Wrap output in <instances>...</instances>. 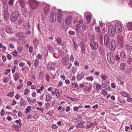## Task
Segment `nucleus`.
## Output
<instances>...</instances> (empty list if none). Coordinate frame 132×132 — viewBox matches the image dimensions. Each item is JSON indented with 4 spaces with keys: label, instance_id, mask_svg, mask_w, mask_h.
<instances>
[{
    "label": "nucleus",
    "instance_id": "obj_1",
    "mask_svg": "<svg viewBox=\"0 0 132 132\" xmlns=\"http://www.w3.org/2000/svg\"><path fill=\"white\" fill-rule=\"evenodd\" d=\"M19 2L21 7V12L22 14L24 16H27L28 12L27 11L25 3L22 0H19Z\"/></svg>",
    "mask_w": 132,
    "mask_h": 132
},
{
    "label": "nucleus",
    "instance_id": "obj_2",
    "mask_svg": "<svg viewBox=\"0 0 132 132\" xmlns=\"http://www.w3.org/2000/svg\"><path fill=\"white\" fill-rule=\"evenodd\" d=\"M19 16V12L17 10L14 11L11 15L10 19L12 22H15Z\"/></svg>",
    "mask_w": 132,
    "mask_h": 132
},
{
    "label": "nucleus",
    "instance_id": "obj_3",
    "mask_svg": "<svg viewBox=\"0 0 132 132\" xmlns=\"http://www.w3.org/2000/svg\"><path fill=\"white\" fill-rule=\"evenodd\" d=\"M108 61L110 63H113L115 61V58L113 54L111 53H108L107 55Z\"/></svg>",
    "mask_w": 132,
    "mask_h": 132
},
{
    "label": "nucleus",
    "instance_id": "obj_4",
    "mask_svg": "<svg viewBox=\"0 0 132 132\" xmlns=\"http://www.w3.org/2000/svg\"><path fill=\"white\" fill-rule=\"evenodd\" d=\"M29 2L32 9H37L39 4L38 2L34 0H30Z\"/></svg>",
    "mask_w": 132,
    "mask_h": 132
},
{
    "label": "nucleus",
    "instance_id": "obj_5",
    "mask_svg": "<svg viewBox=\"0 0 132 132\" xmlns=\"http://www.w3.org/2000/svg\"><path fill=\"white\" fill-rule=\"evenodd\" d=\"M41 4L42 5V7H44V12L45 13V15H46L50 10L49 5L44 2L42 3Z\"/></svg>",
    "mask_w": 132,
    "mask_h": 132
},
{
    "label": "nucleus",
    "instance_id": "obj_6",
    "mask_svg": "<svg viewBox=\"0 0 132 132\" xmlns=\"http://www.w3.org/2000/svg\"><path fill=\"white\" fill-rule=\"evenodd\" d=\"M108 33L111 37L113 36L115 34V31L112 25H110L108 27Z\"/></svg>",
    "mask_w": 132,
    "mask_h": 132
},
{
    "label": "nucleus",
    "instance_id": "obj_7",
    "mask_svg": "<svg viewBox=\"0 0 132 132\" xmlns=\"http://www.w3.org/2000/svg\"><path fill=\"white\" fill-rule=\"evenodd\" d=\"M114 27L115 32L120 33L122 31V27L120 23H116Z\"/></svg>",
    "mask_w": 132,
    "mask_h": 132
},
{
    "label": "nucleus",
    "instance_id": "obj_8",
    "mask_svg": "<svg viewBox=\"0 0 132 132\" xmlns=\"http://www.w3.org/2000/svg\"><path fill=\"white\" fill-rule=\"evenodd\" d=\"M56 15L54 12L51 13L49 16V20L52 23L54 22L56 19Z\"/></svg>",
    "mask_w": 132,
    "mask_h": 132
},
{
    "label": "nucleus",
    "instance_id": "obj_9",
    "mask_svg": "<svg viewBox=\"0 0 132 132\" xmlns=\"http://www.w3.org/2000/svg\"><path fill=\"white\" fill-rule=\"evenodd\" d=\"M116 45L114 39H112L110 41L109 45V48L111 50L113 51L115 48Z\"/></svg>",
    "mask_w": 132,
    "mask_h": 132
},
{
    "label": "nucleus",
    "instance_id": "obj_10",
    "mask_svg": "<svg viewBox=\"0 0 132 132\" xmlns=\"http://www.w3.org/2000/svg\"><path fill=\"white\" fill-rule=\"evenodd\" d=\"M8 8L7 6L4 7V12L3 14L5 20H7L8 19L9 14L8 13Z\"/></svg>",
    "mask_w": 132,
    "mask_h": 132
},
{
    "label": "nucleus",
    "instance_id": "obj_11",
    "mask_svg": "<svg viewBox=\"0 0 132 132\" xmlns=\"http://www.w3.org/2000/svg\"><path fill=\"white\" fill-rule=\"evenodd\" d=\"M90 46L91 48L93 50H96L98 47L97 43L94 41H91L90 42Z\"/></svg>",
    "mask_w": 132,
    "mask_h": 132
},
{
    "label": "nucleus",
    "instance_id": "obj_12",
    "mask_svg": "<svg viewBox=\"0 0 132 132\" xmlns=\"http://www.w3.org/2000/svg\"><path fill=\"white\" fill-rule=\"evenodd\" d=\"M82 120V118L80 116L77 114L75 118H74L73 121L74 122H80Z\"/></svg>",
    "mask_w": 132,
    "mask_h": 132
},
{
    "label": "nucleus",
    "instance_id": "obj_13",
    "mask_svg": "<svg viewBox=\"0 0 132 132\" xmlns=\"http://www.w3.org/2000/svg\"><path fill=\"white\" fill-rule=\"evenodd\" d=\"M16 36L19 38H25L26 35L25 32H21L16 33Z\"/></svg>",
    "mask_w": 132,
    "mask_h": 132
},
{
    "label": "nucleus",
    "instance_id": "obj_14",
    "mask_svg": "<svg viewBox=\"0 0 132 132\" xmlns=\"http://www.w3.org/2000/svg\"><path fill=\"white\" fill-rule=\"evenodd\" d=\"M117 40L120 45H122L123 43V38L121 35H119L117 37Z\"/></svg>",
    "mask_w": 132,
    "mask_h": 132
},
{
    "label": "nucleus",
    "instance_id": "obj_15",
    "mask_svg": "<svg viewBox=\"0 0 132 132\" xmlns=\"http://www.w3.org/2000/svg\"><path fill=\"white\" fill-rule=\"evenodd\" d=\"M104 44L106 46L108 45L109 41V36L105 35L104 38Z\"/></svg>",
    "mask_w": 132,
    "mask_h": 132
},
{
    "label": "nucleus",
    "instance_id": "obj_16",
    "mask_svg": "<svg viewBox=\"0 0 132 132\" xmlns=\"http://www.w3.org/2000/svg\"><path fill=\"white\" fill-rule=\"evenodd\" d=\"M48 69L50 70H54L55 68L53 63L52 62L49 63V64L47 65Z\"/></svg>",
    "mask_w": 132,
    "mask_h": 132
},
{
    "label": "nucleus",
    "instance_id": "obj_17",
    "mask_svg": "<svg viewBox=\"0 0 132 132\" xmlns=\"http://www.w3.org/2000/svg\"><path fill=\"white\" fill-rule=\"evenodd\" d=\"M120 94L122 96L124 97H131V95L130 94L125 91L121 92Z\"/></svg>",
    "mask_w": 132,
    "mask_h": 132
},
{
    "label": "nucleus",
    "instance_id": "obj_18",
    "mask_svg": "<svg viewBox=\"0 0 132 132\" xmlns=\"http://www.w3.org/2000/svg\"><path fill=\"white\" fill-rule=\"evenodd\" d=\"M72 19L73 18L72 16L71 15L68 16L67 17V24H70Z\"/></svg>",
    "mask_w": 132,
    "mask_h": 132
},
{
    "label": "nucleus",
    "instance_id": "obj_19",
    "mask_svg": "<svg viewBox=\"0 0 132 132\" xmlns=\"http://www.w3.org/2000/svg\"><path fill=\"white\" fill-rule=\"evenodd\" d=\"M125 49L126 51L128 52H131L132 51V47L128 44L125 45Z\"/></svg>",
    "mask_w": 132,
    "mask_h": 132
},
{
    "label": "nucleus",
    "instance_id": "obj_20",
    "mask_svg": "<svg viewBox=\"0 0 132 132\" xmlns=\"http://www.w3.org/2000/svg\"><path fill=\"white\" fill-rule=\"evenodd\" d=\"M118 100L119 102L121 103L125 104L126 103V101L123 98L120 96H118Z\"/></svg>",
    "mask_w": 132,
    "mask_h": 132
},
{
    "label": "nucleus",
    "instance_id": "obj_21",
    "mask_svg": "<svg viewBox=\"0 0 132 132\" xmlns=\"http://www.w3.org/2000/svg\"><path fill=\"white\" fill-rule=\"evenodd\" d=\"M84 74L82 72L80 74H78L77 75V79L79 80H80L84 77Z\"/></svg>",
    "mask_w": 132,
    "mask_h": 132
},
{
    "label": "nucleus",
    "instance_id": "obj_22",
    "mask_svg": "<svg viewBox=\"0 0 132 132\" xmlns=\"http://www.w3.org/2000/svg\"><path fill=\"white\" fill-rule=\"evenodd\" d=\"M120 55L121 58H125L126 57V54L125 51L123 50L120 53Z\"/></svg>",
    "mask_w": 132,
    "mask_h": 132
},
{
    "label": "nucleus",
    "instance_id": "obj_23",
    "mask_svg": "<svg viewBox=\"0 0 132 132\" xmlns=\"http://www.w3.org/2000/svg\"><path fill=\"white\" fill-rule=\"evenodd\" d=\"M82 21L81 20H80L78 22L77 24L76 27V30H78L79 29V28L81 27V25H82Z\"/></svg>",
    "mask_w": 132,
    "mask_h": 132
},
{
    "label": "nucleus",
    "instance_id": "obj_24",
    "mask_svg": "<svg viewBox=\"0 0 132 132\" xmlns=\"http://www.w3.org/2000/svg\"><path fill=\"white\" fill-rule=\"evenodd\" d=\"M12 127H13L16 131H20V127L18 125H12Z\"/></svg>",
    "mask_w": 132,
    "mask_h": 132
},
{
    "label": "nucleus",
    "instance_id": "obj_25",
    "mask_svg": "<svg viewBox=\"0 0 132 132\" xmlns=\"http://www.w3.org/2000/svg\"><path fill=\"white\" fill-rule=\"evenodd\" d=\"M27 100L29 102L31 103H35L36 102V99L32 98L31 97H28L27 98Z\"/></svg>",
    "mask_w": 132,
    "mask_h": 132
},
{
    "label": "nucleus",
    "instance_id": "obj_26",
    "mask_svg": "<svg viewBox=\"0 0 132 132\" xmlns=\"http://www.w3.org/2000/svg\"><path fill=\"white\" fill-rule=\"evenodd\" d=\"M5 31L7 33L10 34H12L13 33L12 30L8 27L6 28Z\"/></svg>",
    "mask_w": 132,
    "mask_h": 132
},
{
    "label": "nucleus",
    "instance_id": "obj_27",
    "mask_svg": "<svg viewBox=\"0 0 132 132\" xmlns=\"http://www.w3.org/2000/svg\"><path fill=\"white\" fill-rule=\"evenodd\" d=\"M126 67V65L125 63H122L120 64L119 68L122 70H124Z\"/></svg>",
    "mask_w": 132,
    "mask_h": 132
},
{
    "label": "nucleus",
    "instance_id": "obj_28",
    "mask_svg": "<svg viewBox=\"0 0 132 132\" xmlns=\"http://www.w3.org/2000/svg\"><path fill=\"white\" fill-rule=\"evenodd\" d=\"M81 50L82 53H85V46L83 43H82L80 44Z\"/></svg>",
    "mask_w": 132,
    "mask_h": 132
},
{
    "label": "nucleus",
    "instance_id": "obj_29",
    "mask_svg": "<svg viewBox=\"0 0 132 132\" xmlns=\"http://www.w3.org/2000/svg\"><path fill=\"white\" fill-rule=\"evenodd\" d=\"M11 55H13L15 57H16L18 54V52L16 51L15 50L10 52Z\"/></svg>",
    "mask_w": 132,
    "mask_h": 132
},
{
    "label": "nucleus",
    "instance_id": "obj_30",
    "mask_svg": "<svg viewBox=\"0 0 132 132\" xmlns=\"http://www.w3.org/2000/svg\"><path fill=\"white\" fill-rule=\"evenodd\" d=\"M101 86L99 83H97L96 86V89L97 91H98L101 89Z\"/></svg>",
    "mask_w": 132,
    "mask_h": 132
},
{
    "label": "nucleus",
    "instance_id": "obj_31",
    "mask_svg": "<svg viewBox=\"0 0 132 132\" xmlns=\"http://www.w3.org/2000/svg\"><path fill=\"white\" fill-rule=\"evenodd\" d=\"M43 50H44V53L43 55H44L45 56H47L48 53V50L45 47H44L43 48Z\"/></svg>",
    "mask_w": 132,
    "mask_h": 132
},
{
    "label": "nucleus",
    "instance_id": "obj_32",
    "mask_svg": "<svg viewBox=\"0 0 132 132\" xmlns=\"http://www.w3.org/2000/svg\"><path fill=\"white\" fill-rule=\"evenodd\" d=\"M20 106H25L27 104L26 101L24 100L20 102Z\"/></svg>",
    "mask_w": 132,
    "mask_h": 132
},
{
    "label": "nucleus",
    "instance_id": "obj_33",
    "mask_svg": "<svg viewBox=\"0 0 132 132\" xmlns=\"http://www.w3.org/2000/svg\"><path fill=\"white\" fill-rule=\"evenodd\" d=\"M92 88V86H87L86 87L84 88V90L86 92H89L90 90Z\"/></svg>",
    "mask_w": 132,
    "mask_h": 132
},
{
    "label": "nucleus",
    "instance_id": "obj_34",
    "mask_svg": "<svg viewBox=\"0 0 132 132\" xmlns=\"http://www.w3.org/2000/svg\"><path fill=\"white\" fill-rule=\"evenodd\" d=\"M48 49L49 52L51 53H53L55 52V50L51 46L48 47Z\"/></svg>",
    "mask_w": 132,
    "mask_h": 132
},
{
    "label": "nucleus",
    "instance_id": "obj_35",
    "mask_svg": "<svg viewBox=\"0 0 132 132\" xmlns=\"http://www.w3.org/2000/svg\"><path fill=\"white\" fill-rule=\"evenodd\" d=\"M25 28L26 30L29 29L30 28V25L28 21L26 22V24L25 25Z\"/></svg>",
    "mask_w": 132,
    "mask_h": 132
},
{
    "label": "nucleus",
    "instance_id": "obj_36",
    "mask_svg": "<svg viewBox=\"0 0 132 132\" xmlns=\"http://www.w3.org/2000/svg\"><path fill=\"white\" fill-rule=\"evenodd\" d=\"M95 30L97 34H100L101 31L99 27L98 26L96 27Z\"/></svg>",
    "mask_w": 132,
    "mask_h": 132
},
{
    "label": "nucleus",
    "instance_id": "obj_37",
    "mask_svg": "<svg viewBox=\"0 0 132 132\" xmlns=\"http://www.w3.org/2000/svg\"><path fill=\"white\" fill-rule=\"evenodd\" d=\"M14 92L13 91L12 92H10L7 94V96L10 97V98H11L13 97L14 96Z\"/></svg>",
    "mask_w": 132,
    "mask_h": 132
},
{
    "label": "nucleus",
    "instance_id": "obj_38",
    "mask_svg": "<svg viewBox=\"0 0 132 132\" xmlns=\"http://www.w3.org/2000/svg\"><path fill=\"white\" fill-rule=\"evenodd\" d=\"M128 29L130 30H132V22H129L127 24Z\"/></svg>",
    "mask_w": 132,
    "mask_h": 132
},
{
    "label": "nucleus",
    "instance_id": "obj_39",
    "mask_svg": "<svg viewBox=\"0 0 132 132\" xmlns=\"http://www.w3.org/2000/svg\"><path fill=\"white\" fill-rule=\"evenodd\" d=\"M14 79L15 81H17L19 78V75L18 73H15L14 76Z\"/></svg>",
    "mask_w": 132,
    "mask_h": 132
},
{
    "label": "nucleus",
    "instance_id": "obj_40",
    "mask_svg": "<svg viewBox=\"0 0 132 132\" xmlns=\"http://www.w3.org/2000/svg\"><path fill=\"white\" fill-rule=\"evenodd\" d=\"M31 107L30 106H28L26 109L25 113L26 114L28 113L31 110Z\"/></svg>",
    "mask_w": 132,
    "mask_h": 132
},
{
    "label": "nucleus",
    "instance_id": "obj_41",
    "mask_svg": "<svg viewBox=\"0 0 132 132\" xmlns=\"http://www.w3.org/2000/svg\"><path fill=\"white\" fill-rule=\"evenodd\" d=\"M38 42V40L36 38H35L33 40V44L36 47L37 46Z\"/></svg>",
    "mask_w": 132,
    "mask_h": 132
},
{
    "label": "nucleus",
    "instance_id": "obj_42",
    "mask_svg": "<svg viewBox=\"0 0 132 132\" xmlns=\"http://www.w3.org/2000/svg\"><path fill=\"white\" fill-rule=\"evenodd\" d=\"M52 97L49 95H48L46 96V100L47 101H49L51 100Z\"/></svg>",
    "mask_w": 132,
    "mask_h": 132
},
{
    "label": "nucleus",
    "instance_id": "obj_43",
    "mask_svg": "<svg viewBox=\"0 0 132 132\" xmlns=\"http://www.w3.org/2000/svg\"><path fill=\"white\" fill-rule=\"evenodd\" d=\"M57 16L58 17H62V12L60 10H59L57 11Z\"/></svg>",
    "mask_w": 132,
    "mask_h": 132
},
{
    "label": "nucleus",
    "instance_id": "obj_44",
    "mask_svg": "<svg viewBox=\"0 0 132 132\" xmlns=\"http://www.w3.org/2000/svg\"><path fill=\"white\" fill-rule=\"evenodd\" d=\"M15 122L17 123H19L18 125L20 127L21 126L22 124L21 123V121L20 119H19L18 120H16L15 121Z\"/></svg>",
    "mask_w": 132,
    "mask_h": 132
},
{
    "label": "nucleus",
    "instance_id": "obj_45",
    "mask_svg": "<svg viewBox=\"0 0 132 132\" xmlns=\"http://www.w3.org/2000/svg\"><path fill=\"white\" fill-rule=\"evenodd\" d=\"M72 85L73 86L74 88L76 89H78V86L77 84L76 83H72Z\"/></svg>",
    "mask_w": 132,
    "mask_h": 132
},
{
    "label": "nucleus",
    "instance_id": "obj_46",
    "mask_svg": "<svg viewBox=\"0 0 132 132\" xmlns=\"http://www.w3.org/2000/svg\"><path fill=\"white\" fill-rule=\"evenodd\" d=\"M91 16L89 15H87L86 16V19L88 23L90 21Z\"/></svg>",
    "mask_w": 132,
    "mask_h": 132
},
{
    "label": "nucleus",
    "instance_id": "obj_47",
    "mask_svg": "<svg viewBox=\"0 0 132 132\" xmlns=\"http://www.w3.org/2000/svg\"><path fill=\"white\" fill-rule=\"evenodd\" d=\"M102 79L104 80H105L106 78V76L105 74L101 75L100 76Z\"/></svg>",
    "mask_w": 132,
    "mask_h": 132
},
{
    "label": "nucleus",
    "instance_id": "obj_48",
    "mask_svg": "<svg viewBox=\"0 0 132 132\" xmlns=\"http://www.w3.org/2000/svg\"><path fill=\"white\" fill-rule=\"evenodd\" d=\"M66 21H64V23L65 24H64V22H63V24H62V29H63L65 31H66V30L65 29V27H66V24H65Z\"/></svg>",
    "mask_w": 132,
    "mask_h": 132
},
{
    "label": "nucleus",
    "instance_id": "obj_49",
    "mask_svg": "<svg viewBox=\"0 0 132 132\" xmlns=\"http://www.w3.org/2000/svg\"><path fill=\"white\" fill-rule=\"evenodd\" d=\"M86 79L87 80H90L91 81H92L94 79L93 77L92 76L87 77Z\"/></svg>",
    "mask_w": 132,
    "mask_h": 132
},
{
    "label": "nucleus",
    "instance_id": "obj_50",
    "mask_svg": "<svg viewBox=\"0 0 132 132\" xmlns=\"http://www.w3.org/2000/svg\"><path fill=\"white\" fill-rule=\"evenodd\" d=\"M82 123L80 122L77 125L76 128H82Z\"/></svg>",
    "mask_w": 132,
    "mask_h": 132
},
{
    "label": "nucleus",
    "instance_id": "obj_51",
    "mask_svg": "<svg viewBox=\"0 0 132 132\" xmlns=\"http://www.w3.org/2000/svg\"><path fill=\"white\" fill-rule=\"evenodd\" d=\"M82 123V128L84 127H86L87 126V123H86L85 122H83Z\"/></svg>",
    "mask_w": 132,
    "mask_h": 132
},
{
    "label": "nucleus",
    "instance_id": "obj_52",
    "mask_svg": "<svg viewBox=\"0 0 132 132\" xmlns=\"http://www.w3.org/2000/svg\"><path fill=\"white\" fill-rule=\"evenodd\" d=\"M22 47L20 46H19L18 47L17 50L18 51V52L20 53L22 51Z\"/></svg>",
    "mask_w": 132,
    "mask_h": 132
},
{
    "label": "nucleus",
    "instance_id": "obj_53",
    "mask_svg": "<svg viewBox=\"0 0 132 132\" xmlns=\"http://www.w3.org/2000/svg\"><path fill=\"white\" fill-rule=\"evenodd\" d=\"M132 62V60L131 57H129L127 59V62L129 64H130Z\"/></svg>",
    "mask_w": 132,
    "mask_h": 132
},
{
    "label": "nucleus",
    "instance_id": "obj_54",
    "mask_svg": "<svg viewBox=\"0 0 132 132\" xmlns=\"http://www.w3.org/2000/svg\"><path fill=\"white\" fill-rule=\"evenodd\" d=\"M62 63L64 64H66V57H63L62 60Z\"/></svg>",
    "mask_w": 132,
    "mask_h": 132
},
{
    "label": "nucleus",
    "instance_id": "obj_55",
    "mask_svg": "<svg viewBox=\"0 0 132 132\" xmlns=\"http://www.w3.org/2000/svg\"><path fill=\"white\" fill-rule=\"evenodd\" d=\"M115 60L116 59V61L119 60L120 59V58L119 57V56L117 54L115 55Z\"/></svg>",
    "mask_w": 132,
    "mask_h": 132
},
{
    "label": "nucleus",
    "instance_id": "obj_56",
    "mask_svg": "<svg viewBox=\"0 0 132 132\" xmlns=\"http://www.w3.org/2000/svg\"><path fill=\"white\" fill-rule=\"evenodd\" d=\"M39 62V60L38 59H37L35 60L34 62V65L36 67L37 65Z\"/></svg>",
    "mask_w": 132,
    "mask_h": 132
},
{
    "label": "nucleus",
    "instance_id": "obj_57",
    "mask_svg": "<svg viewBox=\"0 0 132 132\" xmlns=\"http://www.w3.org/2000/svg\"><path fill=\"white\" fill-rule=\"evenodd\" d=\"M126 99V100L127 102L129 103L132 102V98L129 97H128Z\"/></svg>",
    "mask_w": 132,
    "mask_h": 132
},
{
    "label": "nucleus",
    "instance_id": "obj_58",
    "mask_svg": "<svg viewBox=\"0 0 132 132\" xmlns=\"http://www.w3.org/2000/svg\"><path fill=\"white\" fill-rule=\"evenodd\" d=\"M69 60L71 62H73L74 61V58L73 55H71L70 57Z\"/></svg>",
    "mask_w": 132,
    "mask_h": 132
},
{
    "label": "nucleus",
    "instance_id": "obj_59",
    "mask_svg": "<svg viewBox=\"0 0 132 132\" xmlns=\"http://www.w3.org/2000/svg\"><path fill=\"white\" fill-rule=\"evenodd\" d=\"M36 109L37 110H39L41 111L42 112H43L44 111V109L43 108L41 107H38L36 108Z\"/></svg>",
    "mask_w": 132,
    "mask_h": 132
},
{
    "label": "nucleus",
    "instance_id": "obj_60",
    "mask_svg": "<svg viewBox=\"0 0 132 132\" xmlns=\"http://www.w3.org/2000/svg\"><path fill=\"white\" fill-rule=\"evenodd\" d=\"M87 28V27L86 24H84L82 27V29L84 30H85Z\"/></svg>",
    "mask_w": 132,
    "mask_h": 132
},
{
    "label": "nucleus",
    "instance_id": "obj_61",
    "mask_svg": "<svg viewBox=\"0 0 132 132\" xmlns=\"http://www.w3.org/2000/svg\"><path fill=\"white\" fill-rule=\"evenodd\" d=\"M33 50V47L31 46H30L29 47V51L30 54H31Z\"/></svg>",
    "mask_w": 132,
    "mask_h": 132
},
{
    "label": "nucleus",
    "instance_id": "obj_62",
    "mask_svg": "<svg viewBox=\"0 0 132 132\" xmlns=\"http://www.w3.org/2000/svg\"><path fill=\"white\" fill-rule=\"evenodd\" d=\"M62 19V17L57 16V20L58 22L60 23L61 22Z\"/></svg>",
    "mask_w": 132,
    "mask_h": 132
},
{
    "label": "nucleus",
    "instance_id": "obj_63",
    "mask_svg": "<svg viewBox=\"0 0 132 132\" xmlns=\"http://www.w3.org/2000/svg\"><path fill=\"white\" fill-rule=\"evenodd\" d=\"M46 81H48L50 79V76L49 75H47L46 76Z\"/></svg>",
    "mask_w": 132,
    "mask_h": 132
},
{
    "label": "nucleus",
    "instance_id": "obj_64",
    "mask_svg": "<svg viewBox=\"0 0 132 132\" xmlns=\"http://www.w3.org/2000/svg\"><path fill=\"white\" fill-rule=\"evenodd\" d=\"M25 65V63H23L22 62H20L19 64V66L21 67H22Z\"/></svg>",
    "mask_w": 132,
    "mask_h": 132
}]
</instances>
